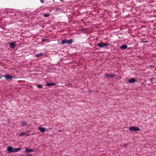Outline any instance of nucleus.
Listing matches in <instances>:
<instances>
[{
	"instance_id": "nucleus-3",
	"label": "nucleus",
	"mask_w": 156,
	"mask_h": 156,
	"mask_svg": "<svg viewBox=\"0 0 156 156\" xmlns=\"http://www.w3.org/2000/svg\"><path fill=\"white\" fill-rule=\"evenodd\" d=\"M4 77L6 80H12L14 78V76H11L7 74H5L4 76Z\"/></svg>"
},
{
	"instance_id": "nucleus-16",
	"label": "nucleus",
	"mask_w": 156,
	"mask_h": 156,
	"mask_svg": "<svg viewBox=\"0 0 156 156\" xmlns=\"http://www.w3.org/2000/svg\"><path fill=\"white\" fill-rule=\"evenodd\" d=\"M109 77H111V78H113L115 76V75L113 74H109Z\"/></svg>"
},
{
	"instance_id": "nucleus-26",
	"label": "nucleus",
	"mask_w": 156,
	"mask_h": 156,
	"mask_svg": "<svg viewBox=\"0 0 156 156\" xmlns=\"http://www.w3.org/2000/svg\"><path fill=\"white\" fill-rule=\"evenodd\" d=\"M2 75H0V79H1L2 78Z\"/></svg>"
},
{
	"instance_id": "nucleus-10",
	"label": "nucleus",
	"mask_w": 156,
	"mask_h": 156,
	"mask_svg": "<svg viewBox=\"0 0 156 156\" xmlns=\"http://www.w3.org/2000/svg\"><path fill=\"white\" fill-rule=\"evenodd\" d=\"M127 47V45H123L120 46V48L122 49H126Z\"/></svg>"
},
{
	"instance_id": "nucleus-18",
	"label": "nucleus",
	"mask_w": 156,
	"mask_h": 156,
	"mask_svg": "<svg viewBox=\"0 0 156 156\" xmlns=\"http://www.w3.org/2000/svg\"><path fill=\"white\" fill-rule=\"evenodd\" d=\"M49 14L45 13L44 14V16L45 17H48L49 16Z\"/></svg>"
},
{
	"instance_id": "nucleus-5",
	"label": "nucleus",
	"mask_w": 156,
	"mask_h": 156,
	"mask_svg": "<svg viewBox=\"0 0 156 156\" xmlns=\"http://www.w3.org/2000/svg\"><path fill=\"white\" fill-rule=\"evenodd\" d=\"M7 150L10 153L13 152V147L11 146L8 147Z\"/></svg>"
},
{
	"instance_id": "nucleus-13",
	"label": "nucleus",
	"mask_w": 156,
	"mask_h": 156,
	"mask_svg": "<svg viewBox=\"0 0 156 156\" xmlns=\"http://www.w3.org/2000/svg\"><path fill=\"white\" fill-rule=\"evenodd\" d=\"M21 149L20 148H13V152H17Z\"/></svg>"
},
{
	"instance_id": "nucleus-8",
	"label": "nucleus",
	"mask_w": 156,
	"mask_h": 156,
	"mask_svg": "<svg viewBox=\"0 0 156 156\" xmlns=\"http://www.w3.org/2000/svg\"><path fill=\"white\" fill-rule=\"evenodd\" d=\"M38 129L42 133L44 132L45 131V128L43 127H39L38 128Z\"/></svg>"
},
{
	"instance_id": "nucleus-22",
	"label": "nucleus",
	"mask_w": 156,
	"mask_h": 156,
	"mask_svg": "<svg viewBox=\"0 0 156 156\" xmlns=\"http://www.w3.org/2000/svg\"><path fill=\"white\" fill-rule=\"evenodd\" d=\"M56 11H59V10H61V9H59V8H58V9H56Z\"/></svg>"
},
{
	"instance_id": "nucleus-6",
	"label": "nucleus",
	"mask_w": 156,
	"mask_h": 156,
	"mask_svg": "<svg viewBox=\"0 0 156 156\" xmlns=\"http://www.w3.org/2000/svg\"><path fill=\"white\" fill-rule=\"evenodd\" d=\"M25 149V152L26 153H28L29 152H34V150L31 149H28L27 147H26Z\"/></svg>"
},
{
	"instance_id": "nucleus-14",
	"label": "nucleus",
	"mask_w": 156,
	"mask_h": 156,
	"mask_svg": "<svg viewBox=\"0 0 156 156\" xmlns=\"http://www.w3.org/2000/svg\"><path fill=\"white\" fill-rule=\"evenodd\" d=\"M26 134H27V132H22V133H21L19 134V136H22L23 135H26Z\"/></svg>"
},
{
	"instance_id": "nucleus-21",
	"label": "nucleus",
	"mask_w": 156,
	"mask_h": 156,
	"mask_svg": "<svg viewBox=\"0 0 156 156\" xmlns=\"http://www.w3.org/2000/svg\"><path fill=\"white\" fill-rule=\"evenodd\" d=\"M4 13L5 14V15H6L7 14H8V11H7V12H4Z\"/></svg>"
},
{
	"instance_id": "nucleus-2",
	"label": "nucleus",
	"mask_w": 156,
	"mask_h": 156,
	"mask_svg": "<svg viewBox=\"0 0 156 156\" xmlns=\"http://www.w3.org/2000/svg\"><path fill=\"white\" fill-rule=\"evenodd\" d=\"M73 42V40L72 39H70L68 40L64 39L62 41L61 43L62 44H71Z\"/></svg>"
},
{
	"instance_id": "nucleus-24",
	"label": "nucleus",
	"mask_w": 156,
	"mask_h": 156,
	"mask_svg": "<svg viewBox=\"0 0 156 156\" xmlns=\"http://www.w3.org/2000/svg\"><path fill=\"white\" fill-rule=\"evenodd\" d=\"M143 42H144V43H147V42H148V41H143Z\"/></svg>"
},
{
	"instance_id": "nucleus-11",
	"label": "nucleus",
	"mask_w": 156,
	"mask_h": 156,
	"mask_svg": "<svg viewBox=\"0 0 156 156\" xmlns=\"http://www.w3.org/2000/svg\"><path fill=\"white\" fill-rule=\"evenodd\" d=\"M55 84L54 83H47L46 84V85L48 86H55Z\"/></svg>"
},
{
	"instance_id": "nucleus-20",
	"label": "nucleus",
	"mask_w": 156,
	"mask_h": 156,
	"mask_svg": "<svg viewBox=\"0 0 156 156\" xmlns=\"http://www.w3.org/2000/svg\"><path fill=\"white\" fill-rule=\"evenodd\" d=\"M26 124V123L24 122H23L22 123V125L23 126H24Z\"/></svg>"
},
{
	"instance_id": "nucleus-12",
	"label": "nucleus",
	"mask_w": 156,
	"mask_h": 156,
	"mask_svg": "<svg viewBox=\"0 0 156 156\" xmlns=\"http://www.w3.org/2000/svg\"><path fill=\"white\" fill-rule=\"evenodd\" d=\"M44 54L42 53V52H41L40 53L37 54L35 55V56L36 58H39L42 55Z\"/></svg>"
},
{
	"instance_id": "nucleus-4",
	"label": "nucleus",
	"mask_w": 156,
	"mask_h": 156,
	"mask_svg": "<svg viewBox=\"0 0 156 156\" xmlns=\"http://www.w3.org/2000/svg\"><path fill=\"white\" fill-rule=\"evenodd\" d=\"M10 48L12 49H14L16 46V42H13L9 43Z\"/></svg>"
},
{
	"instance_id": "nucleus-28",
	"label": "nucleus",
	"mask_w": 156,
	"mask_h": 156,
	"mask_svg": "<svg viewBox=\"0 0 156 156\" xmlns=\"http://www.w3.org/2000/svg\"><path fill=\"white\" fill-rule=\"evenodd\" d=\"M85 0H83V1H82V2H84Z\"/></svg>"
},
{
	"instance_id": "nucleus-32",
	"label": "nucleus",
	"mask_w": 156,
	"mask_h": 156,
	"mask_svg": "<svg viewBox=\"0 0 156 156\" xmlns=\"http://www.w3.org/2000/svg\"><path fill=\"white\" fill-rule=\"evenodd\" d=\"M91 3V2H89V3H88V4L90 5Z\"/></svg>"
},
{
	"instance_id": "nucleus-1",
	"label": "nucleus",
	"mask_w": 156,
	"mask_h": 156,
	"mask_svg": "<svg viewBox=\"0 0 156 156\" xmlns=\"http://www.w3.org/2000/svg\"><path fill=\"white\" fill-rule=\"evenodd\" d=\"M109 45L108 43H104L102 41L101 43H98L97 44V46L101 48H103L104 47L108 46Z\"/></svg>"
},
{
	"instance_id": "nucleus-17",
	"label": "nucleus",
	"mask_w": 156,
	"mask_h": 156,
	"mask_svg": "<svg viewBox=\"0 0 156 156\" xmlns=\"http://www.w3.org/2000/svg\"><path fill=\"white\" fill-rule=\"evenodd\" d=\"M37 87L38 88H43L41 84H39L37 85Z\"/></svg>"
},
{
	"instance_id": "nucleus-23",
	"label": "nucleus",
	"mask_w": 156,
	"mask_h": 156,
	"mask_svg": "<svg viewBox=\"0 0 156 156\" xmlns=\"http://www.w3.org/2000/svg\"><path fill=\"white\" fill-rule=\"evenodd\" d=\"M40 2L42 3H44V0H41L40 1Z\"/></svg>"
},
{
	"instance_id": "nucleus-33",
	"label": "nucleus",
	"mask_w": 156,
	"mask_h": 156,
	"mask_svg": "<svg viewBox=\"0 0 156 156\" xmlns=\"http://www.w3.org/2000/svg\"><path fill=\"white\" fill-rule=\"evenodd\" d=\"M16 77H15V79H16Z\"/></svg>"
},
{
	"instance_id": "nucleus-27",
	"label": "nucleus",
	"mask_w": 156,
	"mask_h": 156,
	"mask_svg": "<svg viewBox=\"0 0 156 156\" xmlns=\"http://www.w3.org/2000/svg\"><path fill=\"white\" fill-rule=\"evenodd\" d=\"M27 156H32L30 154H29L27 155Z\"/></svg>"
},
{
	"instance_id": "nucleus-30",
	"label": "nucleus",
	"mask_w": 156,
	"mask_h": 156,
	"mask_svg": "<svg viewBox=\"0 0 156 156\" xmlns=\"http://www.w3.org/2000/svg\"><path fill=\"white\" fill-rule=\"evenodd\" d=\"M60 1L61 2H63L64 1V0H60Z\"/></svg>"
},
{
	"instance_id": "nucleus-9",
	"label": "nucleus",
	"mask_w": 156,
	"mask_h": 156,
	"mask_svg": "<svg viewBox=\"0 0 156 156\" xmlns=\"http://www.w3.org/2000/svg\"><path fill=\"white\" fill-rule=\"evenodd\" d=\"M136 81V80L133 78H132L128 80V82L130 83H133Z\"/></svg>"
},
{
	"instance_id": "nucleus-7",
	"label": "nucleus",
	"mask_w": 156,
	"mask_h": 156,
	"mask_svg": "<svg viewBox=\"0 0 156 156\" xmlns=\"http://www.w3.org/2000/svg\"><path fill=\"white\" fill-rule=\"evenodd\" d=\"M129 129L132 131H136V127H130L129 128Z\"/></svg>"
},
{
	"instance_id": "nucleus-19",
	"label": "nucleus",
	"mask_w": 156,
	"mask_h": 156,
	"mask_svg": "<svg viewBox=\"0 0 156 156\" xmlns=\"http://www.w3.org/2000/svg\"><path fill=\"white\" fill-rule=\"evenodd\" d=\"M41 41L42 42H44L46 41V39L44 38H42L41 39Z\"/></svg>"
},
{
	"instance_id": "nucleus-29",
	"label": "nucleus",
	"mask_w": 156,
	"mask_h": 156,
	"mask_svg": "<svg viewBox=\"0 0 156 156\" xmlns=\"http://www.w3.org/2000/svg\"><path fill=\"white\" fill-rule=\"evenodd\" d=\"M84 30H85L84 29H82L81 30V31H84Z\"/></svg>"
},
{
	"instance_id": "nucleus-31",
	"label": "nucleus",
	"mask_w": 156,
	"mask_h": 156,
	"mask_svg": "<svg viewBox=\"0 0 156 156\" xmlns=\"http://www.w3.org/2000/svg\"><path fill=\"white\" fill-rule=\"evenodd\" d=\"M59 132H61L62 131V130H60H60H59Z\"/></svg>"
},
{
	"instance_id": "nucleus-25",
	"label": "nucleus",
	"mask_w": 156,
	"mask_h": 156,
	"mask_svg": "<svg viewBox=\"0 0 156 156\" xmlns=\"http://www.w3.org/2000/svg\"><path fill=\"white\" fill-rule=\"evenodd\" d=\"M140 130V129L139 127H137V131Z\"/></svg>"
},
{
	"instance_id": "nucleus-15",
	"label": "nucleus",
	"mask_w": 156,
	"mask_h": 156,
	"mask_svg": "<svg viewBox=\"0 0 156 156\" xmlns=\"http://www.w3.org/2000/svg\"><path fill=\"white\" fill-rule=\"evenodd\" d=\"M105 77L107 78H108L109 77V74H105Z\"/></svg>"
}]
</instances>
